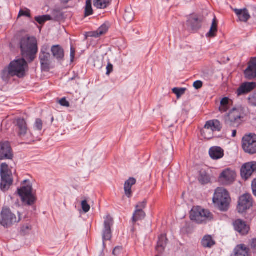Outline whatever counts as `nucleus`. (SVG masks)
<instances>
[{"instance_id": "1", "label": "nucleus", "mask_w": 256, "mask_h": 256, "mask_svg": "<svg viewBox=\"0 0 256 256\" xmlns=\"http://www.w3.org/2000/svg\"><path fill=\"white\" fill-rule=\"evenodd\" d=\"M21 54L28 62H32L36 58L38 52L37 40L34 37L24 36L19 42Z\"/></svg>"}, {"instance_id": "2", "label": "nucleus", "mask_w": 256, "mask_h": 256, "mask_svg": "<svg viewBox=\"0 0 256 256\" xmlns=\"http://www.w3.org/2000/svg\"><path fill=\"white\" fill-rule=\"evenodd\" d=\"M27 66V62L24 58L14 60L9 64L7 70L2 71V78L4 81L14 76L22 78L25 74V67Z\"/></svg>"}, {"instance_id": "3", "label": "nucleus", "mask_w": 256, "mask_h": 256, "mask_svg": "<svg viewBox=\"0 0 256 256\" xmlns=\"http://www.w3.org/2000/svg\"><path fill=\"white\" fill-rule=\"evenodd\" d=\"M212 200L220 210L225 212L228 208L230 198L226 189L218 188L215 190Z\"/></svg>"}, {"instance_id": "4", "label": "nucleus", "mask_w": 256, "mask_h": 256, "mask_svg": "<svg viewBox=\"0 0 256 256\" xmlns=\"http://www.w3.org/2000/svg\"><path fill=\"white\" fill-rule=\"evenodd\" d=\"M192 220L198 224H206L213 219L212 214L200 206H194L190 212Z\"/></svg>"}, {"instance_id": "5", "label": "nucleus", "mask_w": 256, "mask_h": 256, "mask_svg": "<svg viewBox=\"0 0 256 256\" xmlns=\"http://www.w3.org/2000/svg\"><path fill=\"white\" fill-rule=\"evenodd\" d=\"M21 220L20 214L17 217L8 207H4L0 213V224L5 228H8Z\"/></svg>"}, {"instance_id": "6", "label": "nucleus", "mask_w": 256, "mask_h": 256, "mask_svg": "<svg viewBox=\"0 0 256 256\" xmlns=\"http://www.w3.org/2000/svg\"><path fill=\"white\" fill-rule=\"evenodd\" d=\"M0 174L1 176L0 188L2 191L6 192L10 188L13 183L12 170L10 169L8 165L6 163L3 162L1 164Z\"/></svg>"}, {"instance_id": "7", "label": "nucleus", "mask_w": 256, "mask_h": 256, "mask_svg": "<svg viewBox=\"0 0 256 256\" xmlns=\"http://www.w3.org/2000/svg\"><path fill=\"white\" fill-rule=\"evenodd\" d=\"M242 118L240 110L233 108L224 116V123L228 127H238L240 124Z\"/></svg>"}, {"instance_id": "8", "label": "nucleus", "mask_w": 256, "mask_h": 256, "mask_svg": "<svg viewBox=\"0 0 256 256\" xmlns=\"http://www.w3.org/2000/svg\"><path fill=\"white\" fill-rule=\"evenodd\" d=\"M222 128V124L218 120H210L206 122L204 128L201 130V134L205 138L210 139L213 136V132H220Z\"/></svg>"}, {"instance_id": "9", "label": "nucleus", "mask_w": 256, "mask_h": 256, "mask_svg": "<svg viewBox=\"0 0 256 256\" xmlns=\"http://www.w3.org/2000/svg\"><path fill=\"white\" fill-rule=\"evenodd\" d=\"M50 46L48 44L42 46L39 55L41 69L42 71L48 72L50 68L52 62L50 54L48 52Z\"/></svg>"}, {"instance_id": "10", "label": "nucleus", "mask_w": 256, "mask_h": 256, "mask_svg": "<svg viewBox=\"0 0 256 256\" xmlns=\"http://www.w3.org/2000/svg\"><path fill=\"white\" fill-rule=\"evenodd\" d=\"M242 148L246 153L250 154H256V134H246L242 139Z\"/></svg>"}, {"instance_id": "11", "label": "nucleus", "mask_w": 256, "mask_h": 256, "mask_svg": "<svg viewBox=\"0 0 256 256\" xmlns=\"http://www.w3.org/2000/svg\"><path fill=\"white\" fill-rule=\"evenodd\" d=\"M18 192L24 203L30 206L35 202L36 199L32 194V187L31 186H24L20 188H18Z\"/></svg>"}, {"instance_id": "12", "label": "nucleus", "mask_w": 256, "mask_h": 256, "mask_svg": "<svg viewBox=\"0 0 256 256\" xmlns=\"http://www.w3.org/2000/svg\"><path fill=\"white\" fill-rule=\"evenodd\" d=\"M252 206V198L251 194H246L240 196L237 210L239 213H243L250 209Z\"/></svg>"}, {"instance_id": "13", "label": "nucleus", "mask_w": 256, "mask_h": 256, "mask_svg": "<svg viewBox=\"0 0 256 256\" xmlns=\"http://www.w3.org/2000/svg\"><path fill=\"white\" fill-rule=\"evenodd\" d=\"M236 173L234 171L227 168L222 171L218 178V182L222 185L228 186L235 180Z\"/></svg>"}, {"instance_id": "14", "label": "nucleus", "mask_w": 256, "mask_h": 256, "mask_svg": "<svg viewBox=\"0 0 256 256\" xmlns=\"http://www.w3.org/2000/svg\"><path fill=\"white\" fill-rule=\"evenodd\" d=\"M14 154L8 142H0V160H12Z\"/></svg>"}, {"instance_id": "15", "label": "nucleus", "mask_w": 256, "mask_h": 256, "mask_svg": "<svg viewBox=\"0 0 256 256\" xmlns=\"http://www.w3.org/2000/svg\"><path fill=\"white\" fill-rule=\"evenodd\" d=\"M256 172V162H248L244 164L240 168V174L243 179L248 180Z\"/></svg>"}, {"instance_id": "16", "label": "nucleus", "mask_w": 256, "mask_h": 256, "mask_svg": "<svg viewBox=\"0 0 256 256\" xmlns=\"http://www.w3.org/2000/svg\"><path fill=\"white\" fill-rule=\"evenodd\" d=\"M113 219L110 216H107L104 222V228L102 232L104 242L109 240L112 238L111 226L113 224Z\"/></svg>"}, {"instance_id": "17", "label": "nucleus", "mask_w": 256, "mask_h": 256, "mask_svg": "<svg viewBox=\"0 0 256 256\" xmlns=\"http://www.w3.org/2000/svg\"><path fill=\"white\" fill-rule=\"evenodd\" d=\"M246 79L251 80L256 78V58H252L248 63V66L244 72Z\"/></svg>"}, {"instance_id": "18", "label": "nucleus", "mask_w": 256, "mask_h": 256, "mask_svg": "<svg viewBox=\"0 0 256 256\" xmlns=\"http://www.w3.org/2000/svg\"><path fill=\"white\" fill-rule=\"evenodd\" d=\"M203 18L196 15H191L187 20V24L192 30H197L202 26Z\"/></svg>"}, {"instance_id": "19", "label": "nucleus", "mask_w": 256, "mask_h": 256, "mask_svg": "<svg viewBox=\"0 0 256 256\" xmlns=\"http://www.w3.org/2000/svg\"><path fill=\"white\" fill-rule=\"evenodd\" d=\"M256 88V83L254 82H246L242 84L236 90L238 96L246 94Z\"/></svg>"}, {"instance_id": "20", "label": "nucleus", "mask_w": 256, "mask_h": 256, "mask_svg": "<svg viewBox=\"0 0 256 256\" xmlns=\"http://www.w3.org/2000/svg\"><path fill=\"white\" fill-rule=\"evenodd\" d=\"M16 126L18 136L20 137L25 136L28 130V128L26 120L24 118H18L16 120Z\"/></svg>"}, {"instance_id": "21", "label": "nucleus", "mask_w": 256, "mask_h": 256, "mask_svg": "<svg viewBox=\"0 0 256 256\" xmlns=\"http://www.w3.org/2000/svg\"><path fill=\"white\" fill-rule=\"evenodd\" d=\"M233 225L234 230L242 235L246 234L249 230V227L242 220L238 219L236 220L234 222Z\"/></svg>"}, {"instance_id": "22", "label": "nucleus", "mask_w": 256, "mask_h": 256, "mask_svg": "<svg viewBox=\"0 0 256 256\" xmlns=\"http://www.w3.org/2000/svg\"><path fill=\"white\" fill-rule=\"evenodd\" d=\"M50 50L53 57L58 62L64 60V52L63 48L60 45L56 44L52 46Z\"/></svg>"}, {"instance_id": "23", "label": "nucleus", "mask_w": 256, "mask_h": 256, "mask_svg": "<svg viewBox=\"0 0 256 256\" xmlns=\"http://www.w3.org/2000/svg\"><path fill=\"white\" fill-rule=\"evenodd\" d=\"M232 10L234 12L240 22H247L250 18V16L248 10L246 8H244L242 9L232 8Z\"/></svg>"}, {"instance_id": "24", "label": "nucleus", "mask_w": 256, "mask_h": 256, "mask_svg": "<svg viewBox=\"0 0 256 256\" xmlns=\"http://www.w3.org/2000/svg\"><path fill=\"white\" fill-rule=\"evenodd\" d=\"M250 250L246 245H238L234 250V254L231 256H249Z\"/></svg>"}, {"instance_id": "25", "label": "nucleus", "mask_w": 256, "mask_h": 256, "mask_svg": "<svg viewBox=\"0 0 256 256\" xmlns=\"http://www.w3.org/2000/svg\"><path fill=\"white\" fill-rule=\"evenodd\" d=\"M209 154L213 160H218L224 156V150L220 147L214 146L209 150Z\"/></svg>"}, {"instance_id": "26", "label": "nucleus", "mask_w": 256, "mask_h": 256, "mask_svg": "<svg viewBox=\"0 0 256 256\" xmlns=\"http://www.w3.org/2000/svg\"><path fill=\"white\" fill-rule=\"evenodd\" d=\"M136 183V180L134 178H130L125 182L124 184V190L126 196L130 198L132 196V187Z\"/></svg>"}, {"instance_id": "27", "label": "nucleus", "mask_w": 256, "mask_h": 256, "mask_svg": "<svg viewBox=\"0 0 256 256\" xmlns=\"http://www.w3.org/2000/svg\"><path fill=\"white\" fill-rule=\"evenodd\" d=\"M167 238L165 234H162L158 237L156 250L159 254H162L166 246Z\"/></svg>"}, {"instance_id": "28", "label": "nucleus", "mask_w": 256, "mask_h": 256, "mask_svg": "<svg viewBox=\"0 0 256 256\" xmlns=\"http://www.w3.org/2000/svg\"><path fill=\"white\" fill-rule=\"evenodd\" d=\"M109 28V24L107 23L104 24L102 26H101L95 32H93L91 33L90 35V36L98 38L104 34H105L108 30Z\"/></svg>"}, {"instance_id": "29", "label": "nucleus", "mask_w": 256, "mask_h": 256, "mask_svg": "<svg viewBox=\"0 0 256 256\" xmlns=\"http://www.w3.org/2000/svg\"><path fill=\"white\" fill-rule=\"evenodd\" d=\"M202 245L205 248H211L216 244V242L211 236L206 235L202 239Z\"/></svg>"}, {"instance_id": "30", "label": "nucleus", "mask_w": 256, "mask_h": 256, "mask_svg": "<svg viewBox=\"0 0 256 256\" xmlns=\"http://www.w3.org/2000/svg\"><path fill=\"white\" fill-rule=\"evenodd\" d=\"M146 214L144 210H135L132 218V221L133 223H136V222L142 220L145 218Z\"/></svg>"}, {"instance_id": "31", "label": "nucleus", "mask_w": 256, "mask_h": 256, "mask_svg": "<svg viewBox=\"0 0 256 256\" xmlns=\"http://www.w3.org/2000/svg\"><path fill=\"white\" fill-rule=\"evenodd\" d=\"M112 0H94V6L100 9L106 8L110 4Z\"/></svg>"}, {"instance_id": "32", "label": "nucleus", "mask_w": 256, "mask_h": 256, "mask_svg": "<svg viewBox=\"0 0 256 256\" xmlns=\"http://www.w3.org/2000/svg\"><path fill=\"white\" fill-rule=\"evenodd\" d=\"M218 32V22L216 17L212 20V24L209 32L206 34L208 37H214Z\"/></svg>"}, {"instance_id": "33", "label": "nucleus", "mask_w": 256, "mask_h": 256, "mask_svg": "<svg viewBox=\"0 0 256 256\" xmlns=\"http://www.w3.org/2000/svg\"><path fill=\"white\" fill-rule=\"evenodd\" d=\"M198 180L202 184H207L210 182V178L205 170H200Z\"/></svg>"}, {"instance_id": "34", "label": "nucleus", "mask_w": 256, "mask_h": 256, "mask_svg": "<svg viewBox=\"0 0 256 256\" xmlns=\"http://www.w3.org/2000/svg\"><path fill=\"white\" fill-rule=\"evenodd\" d=\"M93 14L91 0H87L84 8V16L87 17Z\"/></svg>"}, {"instance_id": "35", "label": "nucleus", "mask_w": 256, "mask_h": 256, "mask_svg": "<svg viewBox=\"0 0 256 256\" xmlns=\"http://www.w3.org/2000/svg\"><path fill=\"white\" fill-rule=\"evenodd\" d=\"M124 18L127 22H131L134 18V13L132 10H126L124 14Z\"/></svg>"}, {"instance_id": "36", "label": "nucleus", "mask_w": 256, "mask_h": 256, "mask_svg": "<svg viewBox=\"0 0 256 256\" xmlns=\"http://www.w3.org/2000/svg\"><path fill=\"white\" fill-rule=\"evenodd\" d=\"M51 19V16L49 15H44L35 17L36 21L40 24H44L46 22L50 20Z\"/></svg>"}, {"instance_id": "37", "label": "nucleus", "mask_w": 256, "mask_h": 256, "mask_svg": "<svg viewBox=\"0 0 256 256\" xmlns=\"http://www.w3.org/2000/svg\"><path fill=\"white\" fill-rule=\"evenodd\" d=\"M186 90V88H174L172 89V92L176 94L177 98H179L182 96L184 94Z\"/></svg>"}, {"instance_id": "38", "label": "nucleus", "mask_w": 256, "mask_h": 256, "mask_svg": "<svg viewBox=\"0 0 256 256\" xmlns=\"http://www.w3.org/2000/svg\"><path fill=\"white\" fill-rule=\"evenodd\" d=\"M248 102L251 106H256V92L250 95L248 98Z\"/></svg>"}, {"instance_id": "39", "label": "nucleus", "mask_w": 256, "mask_h": 256, "mask_svg": "<svg viewBox=\"0 0 256 256\" xmlns=\"http://www.w3.org/2000/svg\"><path fill=\"white\" fill-rule=\"evenodd\" d=\"M147 204V201L146 200H144L142 202H138L135 206V210H143L146 207Z\"/></svg>"}, {"instance_id": "40", "label": "nucleus", "mask_w": 256, "mask_h": 256, "mask_svg": "<svg viewBox=\"0 0 256 256\" xmlns=\"http://www.w3.org/2000/svg\"><path fill=\"white\" fill-rule=\"evenodd\" d=\"M42 126L43 123L42 120L40 118L36 119L34 124V128L35 130L40 131L42 130Z\"/></svg>"}, {"instance_id": "41", "label": "nucleus", "mask_w": 256, "mask_h": 256, "mask_svg": "<svg viewBox=\"0 0 256 256\" xmlns=\"http://www.w3.org/2000/svg\"><path fill=\"white\" fill-rule=\"evenodd\" d=\"M82 208L83 211L86 213L90 210V206L88 204L86 200H84L82 202Z\"/></svg>"}, {"instance_id": "42", "label": "nucleus", "mask_w": 256, "mask_h": 256, "mask_svg": "<svg viewBox=\"0 0 256 256\" xmlns=\"http://www.w3.org/2000/svg\"><path fill=\"white\" fill-rule=\"evenodd\" d=\"M122 252V246H116L113 250L112 254L115 256H119Z\"/></svg>"}, {"instance_id": "43", "label": "nucleus", "mask_w": 256, "mask_h": 256, "mask_svg": "<svg viewBox=\"0 0 256 256\" xmlns=\"http://www.w3.org/2000/svg\"><path fill=\"white\" fill-rule=\"evenodd\" d=\"M106 74L107 76H109L111 72H113L114 66L110 62H108L107 66H106Z\"/></svg>"}, {"instance_id": "44", "label": "nucleus", "mask_w": 256, "mask_h": 256, "mask_svg": "<svg viewBox=\"0 0 256 256\" xmlns=\"http://www.w3.org/2000/svg\"><path fill=\"white\" fill-rule=\"evenodd\" d=\"M60 104L64 106L69 107L70 103L68 101L66 100L65 98H62L59 101Z\"/></svg>"}, {"instance_id": "45", "label": "nucleus", "mask_w": 256, "mask_h": 256, "mask_svg": "<svg viewBox=\"0 0 256 256\" xmlns=\"http://www.w3.org/2000/svg\"><path fill=\"white\" fill-rule=\"evenodd\" d=\"M202 84L203 83L202 81L196 80L194 82L193 86L196 90H198L202 86Z\"/></svg>"}, {"instance_id": "46", "label": "nucleus", "mask_w": 256, "mask_h": 256, "mask_svg": "<svg viewBox=\"0 0 256 256\" xmlns=\"http://www.w3.org/2000/svg\"><path fill=\"white\" fill-rule=\"evenodd\" d=\"M252 189L253 194L256 197V178L252 181Z\"/></svg>"}, {"instance_id": "47", "label": "nucleus", "mask_w": 256, "mask_h": 256, "mask_svg": "<svg viewBox=\"0 0 256 256\" xmlns=\"http://www.w3.org/2000/svg\"><path fill=\"white\" fill-rule=\"evenodd\" d=\"M250 248L254 252H256V238H252L250 242Z\"/></svg>"}, {"instance_id": "48", "label": "nucleus", "mask_w": 256, "mask_h": 256, "mask_svg": "<svg viewBox=\"0 0 256 256\" xmlns=\"http://www.w3.org/2000/svg\"><path fill=\"white\" fill-rule=\"evenodd\" d=\"M31 230V226L28 224L24 225L22 228V231L24 233L26 234L28 232Z\"/></svg>"}, {"instance_id": "49", "label": "nucleus", "mask_w": 256, "mask_h": 256, "mask_svg": "<svg viewBox=\"0 0 256 256\" xmlns=\"http://www.w3.org/2000/svg\"><path fill=\"white\" fill-rule=\"evenodd\" d=\"M75 53H76L75 48L72 46H71L70 56V60L72 62L74 60Z\"/></svg>"}, {"instance_id": "50", "label": "nucleus", "mask_w": 256, "mask_h": 256, "mask_svg": "<svg viewBox=\"0 0 256 256\" xmlns=\"http://www.w3.org/2000/svg\"><path fill=\"white\" fill-rule=\"evenodd\" d=\"M220 105H230L229 98L226 97L223 98L220 101Z\"/></svg>"}, {"instance_id": "51", "label": "nucleus", "mask_w": 256, "mask_h": 256, "mask_svg": "<svg viewBox=\"0 0 256 256\" xmlns=\"http://www.w3.org/2000/svg\"><path fill=\"white\" fill-rule=\"evenodd\" d=\"M229 108H230V105H225V106L220 105V106L219 108V110L222 112H226V111H227V110Z\"/></svg>"}, {"instance_id": "52", "label": "nucleus", "mask_w": 256, "mask_h": 256, "mask_svg": "<svg viewBox=\"0 0 256 256\" xmlns=\"http://www.w3.org/2000/svg\"><path fill=\"white\" fill-rule=\"evenodd\" d=\"M26 16L28 17H30V12H28L21 10H20V12H19V16Z\"/></svg>"}, {"instance_id": "53", "label": "nucleus", "mask_w": 256, "mask_h": 256, "mask_svg": "<svg viewBox=\"0 0 256 256\" xmlns=\"http://www.w3.org/2000/svg\"><path fill=\"white\" fill-rule=\"evenodd\" d=\"M236 130H233L232 132V137L234 138L236 136Z\"/></svg>"}, {"instance_id": "54", "label": "nucleus", "mask_w": 256, "mask_h": 256, "mask_svg": "<svg viewBox=\"0 0 256 256\" xmlns=\"http://www.w3.org/2000/svg\"><path fill=\"white\" fill-rule=\"evenodd\" d=\"M96 66H97V64H96V62H94V66L95 67H96Z\"/></svg>"}, {"instance_id": "55", "label": "nucleus", "mask_w": 256, "mask_h": 256, "mask_svg": "<svg viewBox=\"0 0 256 256\" xmlns=\"http://www.w3.org/2000/svg\"><path fill=\"white\" fill-rule=\"evenodd\" d=\"M26 182V180H25L24 181V182Z\"/></svg>"}, {"instance_id": "56", "label": "nucleus", "mask_w": 256, "mask_h": 256, "mask_svg": "<svg viewBox=\"0 0 256 256\" xmlns=\"http://www.w3.org/2000/svg\"><path fill=\"white\" fill-rule=\"evenodd\" d=\"M156 256H159L158 255H156Z\"/></svg>"}]
</instances>
